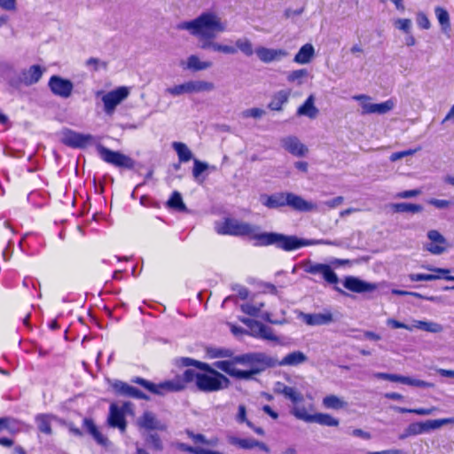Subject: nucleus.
<instances>
[{
  "label": "nucleus",
  "instance_id": "61",
  "mask_svg": "<svg viewBox=\"0 0 454 454\" xmlns=\"http://www.w3.org/2000/svg\"><path fill=\"white\" fill-rule=\"evenodd\" d=\"M421 190L419 189H414V190H409V191H403L401 192H398L395 194L396 199H410L413 197H417L421 194Z\"/></svg>",
  "mask_w": 454,
  "mask_h": 454
},
{
  "label": "nucleus",
  "instance_id": "3",
  "mask_svg": "<svg viewBox=\"0 0 454 454\" xmlns=\"http://www.w3.org/2000/svg\"><path fill=\"white\" fill-rule=\"evenodd\" d=\"M215 367L237 380H251L268 368L278 366V359L264 353H247L232 359L215 361Z\"/></svg>",
  "mask_w": 454,
  "mask_h": 454
},
{
  "label": "nucleus",
  "instance_id": "35",
  "mask_svg": "<svg viewBox=\"0 0 454 454\" xmlns=\"http://www.w3.org/2000/svg\"><path fill=\"white\" fill-rule=\"evenodd\" d=\"M391 208L396 213H420L423 210V207L419 204L401 202L394 203L391 205Z\"/></svg>",
  "mask_w": 454,
  "mask_h": 454
},
{
  "label": "nucleus",
  "instance_id": "8",
  "mask_svg": "<svg viewBox=\"0 0 454 454\" xmlns=\"http://www.w3.org/2000/svg\"><path fill=\"white\" fill-rule=\"evenodd\" d=\"M448 424H454L453 418H445L433 420H427L425 422L411 423L404 430V433L399 436L400 439H405L411 435H418L427 433L432 430L440 428Z\"/></svg>",
  "mask_w": 454,
  "mask_h": 454
},
{
  "label": "nucleus",
  "instance_id": "38",
  "mask_svg": "<svg viewBox=\"0 0 454 454\" xmlns=\"http://www.w3.org/2000/svg\"><path fill=\"white\" fill-rule=\"evenodd\" d=\"M173 149L178 155V159L181 162H187L192 159V153L188 146L182 142H174L172 144Z\"/></svg>",
  "mask_w": 454,
  "mask_h": 454
},
{
  "label": "nucleus",
  "instance_id": "36",
  "mask_svg": "<svg viewBox=\"0 0 454 454\" xmlns=\"http://www.w3.org/2000/svg\"><path fill=\"white\" fill-rule=\"evenodd\" d=\"M434 12L441 26L442 31L443 33H448L450 29V20L449 12L441 6L435 7Z\"/></svg>",
  "mask_w": 454,
  "mask_h": 454
},
{
  "label": "nucleus",
  "instance_id": "16",
  "mask_svg": "<svg viewBox=\"0 0 454 454\" xmlns=\"http://www.w3.org/2000/svg\"><path fill=\"white\" fill-rule=\"evenodd\" d=\"M137 424L140 428L145 430L165 431L167 429L166 424L160 421L156 415L149 411H145L142 416L137 419Z\"/></svg>",
  "mask_w": 454,
  "mask_h": 454
},
{
  "label": "nucleus",
  "instance_id": "30",
  "mask_svg": "<svg viewBox=\"0 0 454 454\" xmlns=\"http://www.w3.org/2000/svg\"><path fill=\"white\" fill-rule=\"evenodd\" d=\"M206 356L209 359L215 358H227L232 359L236 356L231 349L226 348H215V347H207L206 348Z\"/></svg>",
  "mask_w": 454,
  "mask_h": 454
},
{
  "label": "nucleus",
  "instance_id": "23",
  "mask_svg": "<svg viewBox=\"0 0 454 454\" xmlns=\"http://www.w3.org/2000/svg\"><path fill=\"white\" fill-rule=\"evenodd\" d=\"M247 331V333L254 338H261L267 340H278L270 327L255 320Z\"/></svg>",
  "mask_w": 454,
  "mask_h": 454
},
{
  "label": "nucleus",
  "instance_id": "11",
  "mask_svg": "<svg viewBox=\"0 0 454 454\" xmlns=\"http://www.w3.org/2000/svg\"><path fill=\"white\" fill-rule=\"evenodd\" d=\"M130 405V403H125L120 407L116 403H112L109 407L107 418L109 427L118 428L121 433H124L127 427L125 413L129 411Z\"/></svg>",
  "mask_w": 454,
  "mask_h": 454
},
{
  "label": "nucleus",
  "instance_id": "39",
  "mask_svg": "<svg viewBox=\"0 0 454 454\" xmlns=\"http://www.w3.org/2000/svg\"><path fill=\"white\" fill-rule=\"evenodd\" d=\"M238 51H240L246 56H252L254 53L253 44L251 41L247 37H241L235 41V46Z\"/></svg>",
  "mask_w": 454,
  "mask_h": 454
},
{
  "label": "nucleus",
  "instance_id": "31",
  "mask_svg": "<svg viewBox=\"0 0 454 454\" xmlns=\"http://www.w3.org/2000/svg\"><path fill=\"white\" fill-rule=\"evenodd\" d=\"M185 434L187 436L192 440V442L195 444H202L208 447H215L219 443V439L217 437H212L207 439L204 434H195L191 430H186Z\"/></svg>",
  "mask_w": 454,
  "mask_h": 454
},
{
  "label": "nucleus",
  "instance_id": "6",
  "mask_svg": "<svg viewBox=\"0 0 454 454\" xmlns=\"http://www.w3.org/2000/svg\"><path fill=\"white\" fill-rule=\"evenodd\" d=\"M215 90V84L211 82L197 80L188 81L182 84L175 85L166 89V93L174 97L184 94H193L200 92H210Z\"/></svg>",
  "mask_w": 454,
  "mask_h": 454
},
{
  "label": "nucleus",
  "instance_id": "63",
  "mask_svg": "<svg viewBox=\"0 0 454 454\" xmlns=\"http://www.w3.org/2000/svg\"><path fill=\"white\" fill-rule=\"evenodd\" d=\"M0 8L7 12L17 10V0H0Z\"/></svg>",
  "mask_w": 454,
  "mask_h": 454
},
{
  "label": "nucleus",
  "instance_id": "20",
  "mask_svg": "<svg viewBox=\"0 0 454 454\" xmlns=\"http://www.w3.org/2000/svg\"><path fill=\"white\" fill-rule=\"evenodd\" d=\"M254 52L258 59L263 63L278 61L287 56V52L282 49H271L263 46L257 47Z\"/></svg>",
  "mask_w": 454,
  "mask_h": 454
},
{
  "label": "nucleus",
  "instance_id": "25",
  "mask_svg": "<svg viewBox=\"0 0 454 454\" xmlns=\"http://www.w3.org/2000/svg\"><path fill=\"white\" fill-rule=\"evenodd\" d=\"M286 192H278L272 195L262 194L260 197L262 204L268 208H278L286 206Z\"/></svg>",
  "mask_w": 454,
  "mask_h": 454
},
{
  "label": "nucleus",
  "instance_id": "9",
  "mask_svg": "<svg viewBox=\"0 0 454 454\" xmlns=\"http://www.w3.org/2000/svg\"><path fill=\"white\" fill-rule=\"evenodd\" d=\"M302 268L305 272L314 276H318L327 285L335 286L339 282L337 274L329 264L315 262L309 260L303 262Z\"/></svg>",
  "mask_w": 454,
  "mask_h": 454
},
{
  "label": "nucleus",
  "instance_id": "12",
  "mask_svg": "<svg viewBox=\"0 0 454 454\" xmlns=\"http://www.w3.org/2000/svg\"><path fill=\"white\" fill-rule=\"evenodd\" d=\"M59 137L64 145L74 148L85 147L93 141L91 135L78 133L69 129L61 130Z\"/></svg>",
  "mask_w": 454,
  "mask_h": 454
},
{
  "label": "nucleus",
  "instance_id": "15",
  "mask_svg": "<svg viewBox=\"0 0 454 454\" xmlns=\"http://www.w3.org/2000/svg\"><path fill=\"white\" fill-rule=\"evenodd\" d=\"M427 238L431 242L425 245V249L432 254L439 255L447 250V240L438 231H429Z\"/></svg>",
  "mask_w": 454,
  "mask_h": 454
},
{
  "label": "nucleus",
  "instance_id": "1",
  "mask_svg": "<svg viewBox=\"0 0 454 454\" xmlns=\"http://www.w3.org/2000/svg\"><path fill=\"white\" fill-rule=\"evenodd\" d=\"M215 231L220 235L247 237L255 240L258 246L275 245L285 251H293L302 247L321 244V240L299 239L296 236H287L276 232H262L260 227L235 218H225L216 222Z\"/></svg>",
  "mask_w": 454,
  "mask_h": 454
},
{
  "label": "nucleus",
  "instance_id": "33",
  "mask_svg": "<svg viewBox=\"0 0 454 454\" xmlns=\"http://www.w3.org/2000/svg\"><path fill=\"white\" fill-rule=\"evenodd\" d=\"M314 52L313 45L306 43L299 50L294 60L298 64H307L312 59Z\"/></svg>",
  "mask_w": 454,
  "mask_h": 454
},
{
  "label": "nucleus",
  "instance_id": "5",
  "mask_svg": "<svg viewBox=\"0 0 454 454\" xmlns=\"http://www.w3.org/2000/svg\"><path fill=\"white\" fill-rule=\"evenodd\" d=\"M133 382L142 386L148 391L156 395H164L167 392H179L184 390L188 384L189 380H186L185 371L183 374L176 375L173 379L160 382V384H154L143 378L137 377L133 380Z\"/></svg>",
  "mask_w": 454,
  "mask_h": 454
},
{
  "label": "nucleus",
  "instance_id": "50",
  "mask_svg": "<svg viewBox=\"0 0 454 454\" xmlns=\"http://www.w3.org/2000/svg\"><path fill=\"white\" fill-rule=\"evenodd\" d=\"M394 26L395 28L402 30L405 34H410L412 27V22L410 19H397L394 21Z\"/></svg>",
  "mask_w": 454,
  "mask_h": 454
},
{
  "label": "nucleus",
  "instance_id": "21",
  "mask_svg": "<svg viewBox=\"0 0 454 454\" xmlns=\"http://www.w3.org/2000/svg\"><path fill=\"white\" fill-rule=\"evenodd\" d=\"M43 72L44 69L39 65H33L20 74L19 81L26 86L33 85L41 79Z\"/></svg>",
  "mask_w": 454,
  "mask_h": 454
},
{
  "label": "nucleus",
  "instance_id": "26",
  "mask_svg": "<svg viewBox=\"0 0 454 454\" xmlns=\"http://www.w3.org/2000/svg\"><path fill=\"white\" fill-rule=\"evenodd\" d=\"M83 427L99 445L104 447L109 445L110 442L108 438L98 430L91 419L85 418L83 419Z\"/></svg>",
  "mask_w": 454,
  "mask_h": 454
},
{
  "label": "nucleus",
  "instance_id": "51",
  "mask_svg": "<svg viewBox=\"0 0 454 454\" xmlns=\"http://www.w3.org/2000/svg\"><path fill=\"white\" fill-rule=\"evenodd\" d=\"M284 396L286 399H289L294 404H297L303 400V395L292 387H289V388L284 394Z\"/></svg>",
  "mask_w": 454,
  "mask_h": 454
},
{
  "label": "nucleus",
  "instance_id": "29",
  "mask_svg": "<svg viewBox=\"0 0 454 454\" xmlns=\"http://www.w3.org/2000/svg\"><path fill=\"white\" fill-rule=\"evenodd\" d=\"M55 419L53 415L41 413L35 416V420L40 432L51 435L52 434L51 421Z\"/></svg>",
  "mask_w": 454,
  "mask_h": 454
},
{
  "label": "nucleus",
  "instance_id": "32",
  "mask_svg": "<svg viewBox=\"0 0 454 454\" xmlns=\"http://www.w3.org/2000/svg\"><path fill=\"white\" fill-rule=\"evenodd\" d=\"M318 114L317 108L314 106V97L310 95L304 104L301 106L297 110L298 115L307 116L310 119L317 117Z\"/></svg>",
  "mask_w": 454,
  "mask_h": 454
},
{
  "label": "nucleus",
  "instance_id": "62",
  "mask_svg": "<svg viewBox=\"0 0 454 454\" xmlns=\"http://www.w3.org/2000/svg\"><path fill=\"white\" fill-rule=\"evenodd\" d=\"M417 23L418 26L423 29H429L431 27L430 20L424 12H419L417 14Z\"/></svg>",
  "mask_w": 454,
  "mask_h": 454
},
{
  "label": "nucleus",
  "instance_id": "13",
  "mask_svg": "<svg viewBox=\"0 0 454 454\" xmlns=\"http://www.w3.org/2000/svg\"><path fill=\"white\" fill-rule=\"evenodd\" d=\"M129 90L128 87H119L103 95L104 110L107 114H113L116 106L128 98Z\"/></svg>",
  "mask_w": 454,
  "mask_h": 454
},
{
  "label": "nucleus",
  "instance_id": "45",
  "mask_svg": "<svg viewBox=\"0 0 454 454\" xmlns=\"http://www.w3.org/2000/svg\"><path fill=\"white\" fill-rule=\"evenodd\" d=\"M111 387L115 391L116 394H118L120 395H124V396H129L131 390L133 388L132 386H130L123 381H121V380L113 381L111 383Z\"/></svg>",
  "mask_w": 454,
  "mask_h": 454
},
{
  "label": "nucleus",
  "instance_id": "24",
  "mask_svg": "<svg viewBox=\"0 0 454 454\" xmlns=\"http://www.w3.org/2000/svg\"><path fill=\"white\" fill-rule=\"evenodd\" d=\"M282 146L295 156H303L308 152L307 147L295 137H287L281 140Z\"/></svg>",
  "mask_w": 454,
  "mask_h": 454
},
{
  "label": "nucleus",
  "instance_id": "44",
  "mask_svg": "<svg viewBox=\"0 0 454 454\" xmlns=\"http://www.w3.org/2000/svg\"><path fill=\"white\" fill-rule=\"evenodd\" d=\"M398 382L419 387H433L434 384L421 380L399 375Z\"/></svg>",
  "mask_w": 454,
  "mask_h": 454
},
{
  "label": "nucleus",
  "instance_id": "64",
  "mask_svg": "<svg viewBox=\"0 0 454 454\" xmlns=\"http://www.w3.org/2000/svg\"><path fill=\"white\" fill-rule=\"evenodd\" d=\"M182 364L184 366H194L195 368L200 370L207 363L190 357H184L182 358Z\"/></svg>",
  "mask_w": 454,
  "mask_h": 454
},
{
  "label": "nucleus",
  "instance_id": "27",
  "mask_svg": "<svg viewBox=\"0 0 454 454\" xmlns=\"http://www.w3.org/2000/svg\"><path fill=\"white\" fill-rule=\"evenodd\" d=\"M307 361V356L301 351H294L278 359V366H297Z\"/></svg>",
  "mask_w": 454,
  "mask_h": 454
},
{
  "label": "nucleus",
  "instance_id": "18",
  "mask_svg": "<svg viewBox=\"0 0 454 454\" xmlns=\"http://www.w3.org/2000/svg\"><path fill=\"white\" fill-rule=\"evenodd\" d=\"M301 320L308 325H325L333 321V314L330 310L314 314H301Z\"/></svg>",
  "mask_w": 454,
  "mask_h": 454
},
{
  "label": "nucleus",
  "instance_id": "7",
  "mask_svg": "<svg viewBox=\"0 0 454 454\" xmlns=\"http://www.w3.org/2000/svg\"><path fill=\"white\" fill-rule=\"evenodd\" d=\"M31 426L25 422L16 419L12 417L0 418V433L6 431L12 435H15L21 432H28ZM14 444V441L7 437H0V445L5 448H10Z\"/></svg>",
  "mask_w": 454,
  "mask_h": 454
},
{
  "label": "nucleus",
  "instance_id": "28",
  "mask_svg": "<svg viewBox=\"0 0 454 454\" xmlns=\"http://www.w3.org/2000/svg\"><path fill=\"white\" fill-rule=\"evenodd\" d=\"M291 95L290 90H281L276 92L268 105V107L272 111H281L283 106L287 103Z\"/></svg>",
  "mask_w": 454,
  "mask_h": 454
},
{
  "label": "nucleus",
  "instance_id": "4",
  "mask_svg": "<svg viewBox=\"0 0 454 454\" xmlns=\"http://www.w3.org/2000/svg\"><path fill=\"white\" fill-rule=\"evenodd\" d=\"M216 369L214 364L211 365L207 363L200 372L193 369H186L185 377L190 383H194L197 390L202 393L218 392L228 388L231 385V380Z\"/></svg>",
  "mask_w": 454,
  "mask_h": 454
},
{
  "label": "nucleus",
  "instance_id": "54",
  "mask_svg": "<svg viewBox=\"0 0 454 454\" xmlns=\"http://www.w3.org/2000/svg\"><path fill=\"white\" fill-rule=\"evenodd\" d=\"M208 164L202 162L197 159L193 160L192 175L196 180H199L200 176L208 168Z\"/></svg>",
  "mask_w": 454,
  "mask_h": 454
},
{
  "label": "nucleus",
  "instance_id": "22",
  "mask_svg": "<svg viewBox=\"0 0 454 454\" xmlns=\"http://www.w3.org/2000/svg\"><path fill=\"white\" fill-rule=\"evenodd\" d=\"M180 65L184 69L190 70L192 72H200L211 68L213 67V62L209 60H201L198 55L192 54L185 61L181 62Z\"/></svg>",
  "mask_w": 454,
  "mask_h": 454
},
{
  "label": "nucleus",
  "instance_id": "56",
  "mask_svg": "<svg viewBox=\"0 0 454 454\" xmlns=\"http://www.w3.org/2000/svg\"><path fill=\"white\" fill-rule=\"evenodd\" d=\"M176 447L181 451L188 452L191 454H201L202 450L201 446H190L184 442H176Z\"/></svg>",
  "mask_w": 454,
  "mask_h": 454
},
{
  "label": "nucleus",
  "instance_id": "37",
  "mask_svg": "<svg viewBox=\"0 0 454 454\" xmlns=\"http://www.w3.org/2000/svg\"><path fill=\"white\" fill-rule=\"evenodd\" d=\"M228 442L244 450H250L256 446V440L253 438H239L233 435L227 437Z\"/></svg>",
  "mask_w": 454,
  "mask_h": 454
},
{
  "label": "nucleus",
  "instance_id": "43",
  "mask_svg": "<svg viewBox=\"0 0 454 454\" xmlns=\"http://www.w3.org/2000/svg\"><path fill=\"white\" fill-rule=\"evenodd\" d=\"M312 422L318 423L324 426H338V419L333 418L332 416L325 413H317L312 417Z\"/></svg>",
  "mask_w": 454,
  "mask_h": 454
},
{
  "label": "nucleus",
  "instance_id": "14",
  "mask_svg": "<svg viewBox=\"0 0 454 454\" xmlns=\"http://www.w3.org/2000/svg\"><path fill=\"white\" fill-rule=\"evenodd\" d=\"M51 91L62 98H68L73 92L74 84L68 80L59 75H52L48 82Z\"/></svg>",
  "mask_w": 454,
  "mask_h": 454
},
{
  "label": "nucleus",
  "instance_id": "49",
  "mask_svg": "<svg viewBox=\"0 0 454 454\" xmlns=\"http://www.w3.org/2000/svg\"><path fill=\"white\" fill-rule=\"evenodd\" d=\"M292 413L299 419L312 422L313 415L309 414L305 407L294 406L292 410Z\"/></svg>",
  "mask_w": 454,
  "mask_h": 454
},
{
  "label": "nucleus",
  "instance_id": "46",
  "mask_svg": "<svg viewBox=\"0 0 454 454\" xmlns=\"http://www.w3.org/2000/svg\"><path fill=\"white\" fill-rule=\"evenodd\" d=\"M394 107H395V101L393 99H388V100L380 103V104L374 103L372 114H385L390 112L391 110H393Z\"/></svg>",
  "mask_w": 454,
  "mask_h": 454
},
{
  "label": "nucleus",
  "instance_id": "19",
  "mask_svg": "<svg viewBox=\"0 0 454 454\" xmlns=\"http://www.w3.org/2000/svg\"><path fill=\"white\" fill-rule=\"evenodd\" d=\"M286 206L301 212H310L317 209V205L311 201L305 200L302 197L293 192H286Z\"/></svg>",
  "mask_w": 454,
  "mask_h": 454
},
{
  "label": "nucleus",
  "instance_id": "10",
  "mask_svg": "<svg viewBox=\"0 0 454 454\" xmlns=\"http://www.w3.org/2000/svg\"><path fill=\"white\" fill-rule=\"evenodd\" d=\"M98 152L100 158L106 163L129 169L134 167V160L120 152L112 151L103 145L98 146Z\"/></svg>",
  "mask_w": 454,
  "mask_h": 454
},
{
  "label": "nucleus",
  "instance_id": "17",
  "mask_svg": "<svg viewBox=\"0 0 454 454\" xmlns=\"http://www.w3.org/2000/svg\"><path fill=\"white\" fill-rule=\"evenodd\" d=\"M343 285L347 289L355 293H372L378 287L374 283H369L352 276L346 277Z\"/></svg>",
  "mask_w": 454,
  "mask_h": 454
},
{
  "label": "nucleus",
  "instance_id": "34",
  "mask_svg": "<svg viewBox=\"0 0 454 454\" xmlns=\"http://www.w3.org/2000/svg\"><path fill=\"white\" fill-rule=\"evenodd\" d=\"M415 329L429 333H440L442 331V326L431 321L412 320V331Z\"/></svg>",
  "mask_w": 454,
  "mask_h": 454
},
{
  "label": "nucleus",
  "instance_id": "59",
  "mask_svg": "<svg viewBox=\"0 0 454 454\" xmlns=\"http://www.w3.org/2000/svg\"><path fill=\"white\" fill-rule=\"evenodd\" d=\"M86 66L92 68L94 71H98L100 67L106 68V63L97 58H90L86 61Z\"/></svg>",
  "mask_w": 454,
  "mask_h": 454
},
{
  "label": "nucleus",
  "instance_id": "57",
  "mask_svg": "<svg viewBox=\"0 0 454 454\" xmlns=\"http://www.w3.org/2000/svg\"><path fill=\"white\" fill-rule=\"evenodd\" d=\"M441 276L430 275V274H422V273H415L410 274L409 278L411 281H433L436 279H440Z\"/></svg>",
  "mask_w": 454,
  "mask_h": 454
},
{
  "label": "nucleus",
  "instance_id": "42",
  "mask_svg": "<svg viewBox=\"0 0 454 454\" xmlns=\"http://www.w3.org/2000/svg\"><path fill=\"white\" fill-rule=\"evenodd\" d=\"M168 206L177 211H186V206L184 205L182 196L178 192H174L168 200Z\"/></svg>",
  "mask_w": 454,
  "mask_h": 454
},
{
  "label": "nucleus",
  "instance_id": "48",
  "mask_svg": "<svg viewBox=\"0 0 454 454\" xmlns=\"http://www.w3.org/2000/svg\"><path fill=\"white\" fill-rule=\"evenodd\" d=\"M422 268L427 269L432 272H434V275L441 276V278H444L446 280L454 281V276H450L449 273L450 270L449 269L442 268H435L429 265H423Z\"/></svg>",
  "mask_w": 454,
  "mask_h": 454
},
{
  "label": "nucleus",
  "instance_id": "41",
  "mask_svg": "<svg viewBox=\"0 0 454 454\" xmlns=\"http://www.w3.org/2000/svg\"><path fill=\"white\" fill-rule=\"evenodd\" d=\"M354 99L359 101L363 114H372L374 103L372 102V98L369 96L358 95L355 96Z\"/></svg>",
  "mask_w": 454,
  "mask_h": 454
},
{
  "label": "nucleus",
  "instance_id": "40",
  "mask_svg": "<svg viewBox=\"0 0 454 454\" xmlns=\"http://www.w3.org/2000/svg\"><path fill=\"white\" fill-rule=\"evenodd\" d=\"M395 411L400 413H414L421 416L432 415L434 411H437V408L433 406L431 408H417V409H409L403 407H394Z\"/></svg>",
  "mask_w": 454,
  "mask_h": 454
},
{
  "label": "nucleus",
  "instance_id": "55",
  "mask_svg": "<svg viewBox=\"0 0 454 454\" xmlns=\"http://www.w3.org/2000/svg\"><path fill=\"white\" fill-rule=\"evenodd\" d=\"M308 75V72L306 69H299V70H294V71H292L288 75H287V80L288 82H298L299 84H301L302 82V79L304 77H306Z\"/></svg>",
  "mask_w": 454,
  "mask_h": 454
},
{
  "label": "nucleus",
  "instance_id": "60",
  "mask_svg": "<svg viewBox=\"0 0 454 454\" xmlns=\"http://www.w3.org/2000/svg\"><path fill=\"white\" fill-rule=\"evenodd\" d=\"M265 114L264 110L261 108H250L247 109L242 113L243 117H252L254 119L261 118Z\"/></svg>",
  "mask_w": 454,
  "mask_h": 454
},
{
  "label": "nucleus",
  "instance_id": "53",
  "mask_svg": "<svg viewBox=\"0 0 454 454\" xmlns=\"http://www.w3.org/2000/svg\"><path fill=\"white\" fill-rule=\"evenodd\" d=\"M323 405L326 409H339L340 399L336 395H327L323 399Z\"/></svg>",
  "mask_w": 454,
  "mask_h": 454
},
{
  "label": "nucleus",
  "instance_id": "58",
  "mask_svg": "<svg viewBox=\"0 0 454 454\" xmlns=\"http://www.w3.org/2000/svg\"><path fill=\"white\" fill-rule=\"evenodd\" d=\"M387 325L392 329L403 328L408 331H412V321L409 324H404L395 319H387Z\"/></svg>",
  "mask_w": 454,
  "mask_h": 454
},
{
  "label": "nucleus",
  "instance_id": "2",
  "mask_svg": "<svg viewBox=\"0 0 454 454\" xmlns=\"http://www.w3.org/2000/svg\"><path fill=\"white\" fill-rule=\"evenodd\" d=\"M226 23L217 12L213 11L202 12L195 19L176 25V29L185 30L197 38L200 49L225 55H235L237 49L234 46L215 40L217 35L226 31Z\"/></svg>",
  "mask_w": 454,
  "mask_h": 454
},
{
  "label": "nucleus",
  "instance_id": "47",
  "mask_svg": "<svg viewBox=\"0 0 454 454\" xmlns=\"http://www.w3.org/2000/svg\"><path fill=\"white\" fill-rule=\"evenodd\" d=\"M264 304L262 302L251 303L247 302L240 306L241 310L249 316H257Z\"/></svg>",
  "mask_w": 454,
  "mask_h": 454
},
{
  "label": "nucleus",
  "instance_id": "52",
  "mask_svg": "<svg viewBox=\"0 0 454 454\" xmlns=\"http://www.w3.org/2000/svg\"><path fill=\"white\" fill-rule=\"evenodd\" d=\"M145 442L155 450H162L163 444L160 436L156 434H150L145 438Z\"/></svg>",
  "mask_w": 454,
  "mask_h": 454
}]
</instances>
